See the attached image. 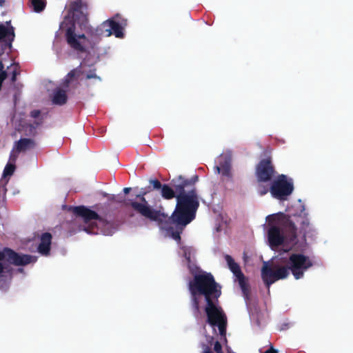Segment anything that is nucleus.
I'll use <instances>...</instances> for the list:
<instances>
[{
    "instance_id": "obj_1",
    "label": "nucleus",
    "mask_w": 353,
    "mask_h": 353,
    "mask_svg": "<svg viewBox=\"0 0 353 353\" xmlns=\"http://www.w3.org/2000/svg\"><path fill=\"white\" fill-rule=\"evenodd\" d=\"M190 293V303L194 316L200 314V296L206 303L205 312L207 322L212 327H218L221 336H225L227 317L222 308L218 305L221 295V286L216 282L211 273L196 274L188 283Z\"/></svg>"
},
{
    "instance_id": "obj_2",
    "label": "nucleus",
    "mask_w": 353,
    "mask_h": 353,
    "mask_svg": "<svg viewBox=\"0 0 353 353\" xmlns=\"http://www.w3.org/2000/svg\"><path fill=\"white\" fill-rule=\"evenodd\" d=\"M198 180L196 174L190 179L180 175L171 181L172 187L167 184L162 185L161 192L163 199H176L175 209L169 219L177 224L187 225L195 219L199 207V195L195 187Z\"/></svg>"
},
{
    "instance_id": "obj_3",
    "label": "nucleus",
    "mask_w": 353,
    "mask_h": 353,
    "mask_svg": "<svg viewBox=\"0 0 353 353\" xmlns=\"http://www.w3.org/2000/svg\"><path fill=\"white\" fill-rule=\"evenodd\" d=\"M313 265L310 258L303 254H292L288 259L287 265H270L269 262H263L261 268V279L268 289L272 284L279 280L286 279L292 272L296 279H301L305 271Z\"/></svg>"
},
{
    "instance_id": "obj_4",
    "label": "nucleus",
    "mask_w": 353,
    "mask_h": 353,
    "mask_svg": "<svg viewBox=\"0 0 353 353\" xmlns=\"http://www.w3.org/2000/svg\"><path fill=\"white\" fill-rule=\"evenodd\" d=\"M268 219V240L272 248L283 245L285 239L291 241L296 239L297 228L290 215L278 213L270 215Z\"/></svg>"
},
{
    "instance_id": "obj_5",
    "label": "nucleus",
    "mask_w": 353,
    "mask_h": 353,
    "mask_svg": "<svg viewBox=\"0 0 353 353\" xmlns=\"http://www.w3.org/2000/svg\"><path fill=\"white\" fill-rule=\"evenodd\" d=\"M36 261L35 256L20 254L8 248L0 250V289L6 290L9 286L13 274L11 265H26Z\"/></svg>"
},
{
    "instance_id": "obj_6",
    "label": "nucleus",
    "mask_w": 353,
    "mask_h": 353,
    "mask_svg": "<svg viewBox=\"0 0 353 353\" xmlns=\"http://www.w3.org/2000/svg\"><path fill=\"white\" fill-rule=\"evenodd\" d=\"M294 191L293 181L285 174H279L272 181L270 185L258 184L257 192L260 196L270 192L272 196L280 201H285Z\"/></svg>"
},
{
    "instance_id": "obj_7",
    "label": "nucleus",
    "mask_w": 353,
    "mask_h": 353,
    "mask_svg": "<svg viewBox=\"0 0 353 353\" xmlns=\"http://www.w3.org/2000/svg\"><path fill=\"white\" fill-rule=\"evenodd\" d=\"M127 26V20L121 18L119 14L101 23L97 28H89L88 34L92 37H110L117 38L124 37L123 29Z\"/></svg>"
},
{
    "instance_id": "obj_8",
    "label": "nucleus",
    "mask_w": 353,
    "mask_h": 353,
    "mask_svg": "<svg viewBox=\"0 0 353 353\" xmlns=\"http://www.w3.org/2000/svg\"><path fill=\"white\" fill-rule=\"evenodd\" d=\"M136 198L140 202L129 200L125 203V205H130L137 213L151 221L161 223L168 219V215L150 205L145 196H136Z\"/></svg>"
},
{
    "instance_id": "obj_9",
    "label": "nucleus",
    "mask_w": 353,
    "mask_h": 353,
    "mask_svg": "<svg viewBox=\"0 0 353 353\" xmlns=\"http://www.w3.org/2000/svg\"><path fill=\"white\" fill-rule=\"evenodd\" d=\"M60 29L65 31V39L68 45L77 52L84 53L86 52L84 44L79 40L76 34V24L69 16L64 18L60 24Z\"/></svg>"
},
{
    "instance_id": "obj_10",
    "label": "nucleus",
    "mask_w": 353,
    "mask_h": 353,
    "mask_svg": "<svg viewBox=\"0 0 353 353\" xmlns=\"http://www.w3.org/2000/svg\"><path fill=\"white\" fill-rule=\"evenodd\" d=\"M225 259L227 262L229 269L236 278L235 281H238L243 296L245 299H248L250 293V287L248 282V279L242 272L239 265L234 261L230 255L225 254Z\"/></svg>"
},
{
    "instance_id": "obj_11",
    "label": "nucleus",
    "mask_w": 353,
    "mask_h": 353,
    "mask_svg": "<svg viewBox=\"0 0 353 353\" xmlns=\"http://www.w3.org/2000/svg\"><path fill=\"white\" fill-rule=\"evenodd\" d=\"M276 174V171L270 157L261 159L256 166L255 174L259 184L271 182Z\"/></svg>"
},
{
    "instance_id": "obj_12",
    "label": "nucleus",
    "mask_w": 353,
    "mask_h": 353,
    "mask_svg": "<svg viewBox=\"0 0 353 353\" xmlns=\"http://www.w3.org/2000/svg\"><path fill=\"white\" fill-rule=\"evenodd\" d=\"M88 6L86 2L82 0L71 1L68 6V15L72 16V20L80 23L88 21Z\"/></svg>"
},
{
    "instance_id": "obj_13",
    "label": "nucleus",
    "mask_w": 353,
    "mask_h": 353,
    "mask_svg": "<svg viewBox=\"0 0 353 353\" xmlns=\"http://www.w3.org/2000/svg\"><path fill=\"white\" fill-rule=\"evenodd\" d=\"M69 210L77 216L81 217L85 223H88L92 220H102L101 217L96 212L84 205L70 207Z\"/></svg>"
},
{
    "instance_id": "obj_14",
    "label": "nucleus",
    "mask_w": 353,
    "mask_h": 353,
    "mask_svg": "<svg viewBox=\"0 0 353 353\" xmlns=\"http://www.w3.org/2000/svg\"><path fill=\"white\" fill-rule=\"evenodd\" d=\"M169 218L170 216H168V219L161 223H157V224L161 228L166 230L168 232H170L171 236L173 239L180 242L181 234L185 225L177 224L171 219H169Z\"/></svg>"
},
{
    "instance_id": "obj_15",
    "label": "nucleus",
    "mask_w": 353,
    "mask_h": 353,
    "mask_svg": "<svg viewBox=\"0 0 353 353\" xmlns=\"http://www.w3.org/2000/svg\"><path fill=\"white\" fill-rule=\"evenodd\" d=\"M52 236L50 232H44L40 236L37 250L43 256H48L50 252Z\"/></svg>"
},
{
    "instance_id": "obj_16",
    "label": "nucleus",
    "mask_w": 353,
    "mask_h": 353,
    "mask_svg": "<svg viewBox=\"0 0 353 353\" xmlns=\"http://www.w3.org/2000/svg\"><path fill=\"white\" fill-rule=\"evenodd\" d=\"M305 209L303 208L301 214L296 216L295 214L290 215L292 219L295 222L300 223L301 230L303 232L304 235L313 232L314 229L312 225L310 223L309 219L307 217L306 213L304 212Z\"/></svg>"
},
{
    "instance_id": "obj_17",
    "label": "nucleus",
    "mask_w": 353,
    "mask_h": 353,
    "mask_svg": "<svg viewBox=\"0 0 353 353\" xmlns=\"http://www.w3.org/2000/svg\"><path fill=\"white\" fill-rule=\"evenodd\" d=\"M83 73L82 65L80 64L77 68L71 70L64 77L63 86L65 88H68L72 82L77 81Z\"/></svg>"
},
{
    "instance_id": "obj_18",
    "label": "nucleus",
    "mask_w": 353,
    "mask_h": 353,
    "mask_svg": "<svg viewBox=\"0 0 353 353\" xmlns=\"http://www.w3.org/2000/svg\"><path fill=\"white\" fill-rule=\"evenodd\" d=\"M37 143L34 139L21 138L15 142V150L17 152H26L35 148Z\"/></svg>"
},
{
    "instance_id": "obj_19",
    "label": "nucleus",
    "mask_w": 353,
    "mask_h": 353,
    "mask_svg": "<svg viewBox=\"0 0 353 353\" xmlns=\"http://www.w3.org/2000/svg\"><path fill=\"white\" fill-rule=\"evenodd\" d=\"M181 249L183 250V256L187 260L188 268L192 276H194L196 274L203 273L204 272L201 270L198 267L194 265H191V256L193 250L192 248L190 247L183 246Z\"/></svg>"
},
{
    "instance_id": "obj_20",
    "label": "nucleus",
    "mask_w": 353,
    "mask_h": 353,
    "mask_svg": "<svg viewBox=\"0 0 353 353\" xmlns=\"http://www.w3.org/2000/svg\"><path fill=\"white\" fill-rule=\"evenodd\" d=\"M67 101L68 95L65 90L61 88H57L54 90L52 97L53 104L63 105L67 103Z\"/></svg>"
},
{
    "instance_id": "obj_21",
    "label": "nucleus",
    "mask_w": 353,
    "mask_h": 353,
    "mask_svg": "<svg viewBox=\"0 0 353 353\" xmlns=\"http://www.w3.org/2000/svg\"><path fill=\"white\" fill-rule=\"evenodd\" d=\"M30 6L35 12H41L45 9L46 1V0H30Z\"/></svg>"
},
{
    "instance_id": "obj_22",
    "label": "nucleus",
    "mask_w": 353,
    "mask_h": 353,
    "mask_svg": "<svg viewBox=\"0 0 353 353\" xmlns=\"http://www.w3.org/2000/svg\"><path fill=\"white\" fill-rule=\"evenodd\" d=\"M10 36H12L11 40L12 41L14 37L13 27L8 28H6L4 25L0 24V40L6 37H9Z\"/></svg>"
},
{
    "instance_id": "obj_23",
    "label": "nucleus",
    "mask_w": 353,
    "mask_h": 353,
    "mask_svg": "<svg viewBox=\"0 0 353 353\" xmlns=\"http://www.w3.org/2000/svg\"><path fill=\"white\" fill-rule=\"evenodd\" d=\"M23 130L24 135L26 137H36L38 134L33 125L30 123H26L23 125Z\"/></svg>"
},
{
    "instance_id": "obj_24",
    "label": "nucleus",
    "mask_w": 353,
    "mask_h": 353,
    "mask_svg": "<svg viewBox=\"0 0 353 353\" xmlns=\"http://www.w3.org/2000/svg\"><path fill=\"white\" fill-rule=\"evenodd\" d=\"M220 168H231V158L227 155H221L219 160Z\"/></svg>"
},
{
    "instance_id": "obj_25",
    "label": "nucleus",
    "mask_w": 353,
    "mask_h": 353,
    "mask_svg": "<svg viewBox=\"0 0 353 353\" xmlns=\"http://www.w3.org/2000/svg\"><path fill=\"white\" fill-rule=\"evenodd\" d=\"M214 168L217 172L221 174L222 176L230 179H232V174L231 172V168H220L219 166H215Z\"/></svg>"
},
{
    "instance_id": "obj_26",
    "label": "nucleus",
    "mask_w": 353,
    "mask_h": 353,
    "mask_svg": "<svg viewBox=\"0 0 353 353\" xmlns=\"http://www.w3.org/2000/svg\"><path fill=\"white\" fill-rule=\"evenodd\" d=\"M15 165L13 164V163H7V165H6L4 170H3V176L4 177H6L8 176H11L13 174L14 170H15Z\"/></svg>"
},
{
    "instance_id": "obj_27",
    "label": "nucleus",
    "mask_w": 353,
    "mask_h": 353,
    "mask_svg": "<svg viewBox=\"0 0 353 353\" xmlns=\"http://www.w3.org/2000/svg\"><path fill=\"white\" fill-rule=\"evenodd\" d=\"M149 183L152 188H151L152 190H161L162 187L161 183L158 179H150Z\"/></svg>"
},
{
    "instance_id": "obj_28",
    "label": "nucleus",
    "mask_w": 353,
    "mask_h": 353,
    "mask_svg": "<svg viewBox=\"0 0 353 353\" xmlns=\"http://www.w3.org/2000/svg\"><path fill=\"white\" fill-rule=\"evenodd\" d=\"M86 79H97L99 80H101L100 77H98L96 74V70H90L85 75Z\"/></svg>"
},
{
    "instance_id": "obj_29",
    "label": "nucleus",
    "mask_w": 353,
    "mask_h": 353,
    "mask_svg": "<svg viewBox=\"0 0 353 353\" xmlns=\"http://www.w3.org/2000/svg\"><path fill=\"white\" fill-rule=\"evenodd\" d=\"M43 121H44L43 117H41L40 118H39V119L35 120L32 123H30V124L33 125V126L34 127L35 130H37L38 127H39L41 125H43Z\"/></svg>"
},
{
    "instance_id": "obj_30",
    "label": "nucleus",
    "mask_w": 353,
    "mask_h": 353,
    "mask_svg": "<svg viewBox=\"0 0 353 353\" xmlns=\"http://www.w3.org/2000/svg\"><path fill=\"white\" fill-rule=\"evenodd\" d=\"M152 191L151 186H148L147 188H143L141 189L139 194H137V196H145L148 193Z\"/></svg>"
},
{
    "instance_id": "obj_31",
    "label": "nucleus",
    "mask_w": 353,
    "mask_h": 353,
    "mask_svg": "<svg viewBox=\"0 0 353 353\" xmlns=\"http://www.w3.org/2000/svg\"><path fill=\"white\" fill-rule=\"evenodd\" d=\"M214 350L216 353H223L222 345L219 341H216L214 345Z\"/></svg>"
},
{
    "instance_id": "obj_32",
    "label": "nucleus",
    "mask_w": 353,
    "mask_h": 353,
    "mask_svg": "<svg viewBox=\"0 0 353 353\" xmlns=\"http://www.w3.org/2000/svg\"><path fill=\"white\" fill-rule=\"evenodd\" d=\"M30 115L34 119H39L41 117V111L39 110H33L30 112Z\"/></svg>"
},
{
    "instance_id": "obj_33",
    "label": "nucleus",
    "mask_w": 353,
    "mask_h": 353,
    "mask_svg": "<svg viewBox=\"0 0 353 353\" xmlns=\"http://www.w3.org/2000/svg\"><path fill=\"white\" fill-rule=\"evenodd\" d=\"M263 353H279L278 350H276L272 344L270 345V347L265 350Z\"/></svg>"
},
{
    "instance_id": "obj_34",
    "label": "nucleus",
    "mask_w": 353,
    "mask_h": 353,
    "mask_svg": "<svg viewBox=\"0 0 353 353\" xmlns=\"http://www.w3.org/2000/svg\"><path fill=\"white\" fill-rule=\"evenodd\" d=\"M202 353H213V352L211 350L210 347H209L208 345L203 344Z\"/></svg>"
},
{
    "instance_id": "obj_35",
    "label": "nucleus",
    "mask_w": 353,
    "mask_h": 353,
    "mask_svg": "<svg viewBox=\"0 0 353 353\" xmlns=\"http://www.w3.org/2000/svg\"><path fill=\"white\" fill-rule=\"evenodd\" d=\"M18 74L19 73L17 72V70H14L12 72V77H11L12 83H14L17 81V77Z\"/></svg>"
},
{
    "instance_id": "obj_36",
    "label": "nucleus",
    "mask_w": 353,
    "mask_h": 353,
    "mask_svg": "<svg viewBox=\"0 0 353 353\" xmlns=\"http://www.w3.org/2000/svg\"><path fill=\"white\" fill-rule=\"evenodd\" d=\"M7 72L6 71L0 72V80L3 81L7 78Z\"/></svg>"
},
{
    "instance_id": "obj_37",
    "label": "nucleus",
    "mask_w": 353,
    "mask_h": 353,
    "mask_svg": "<svg viewBox=\"0 0 353 353\" xmlns=\"http://www.w3.org/2000/svg\"><path fill=\"white\" fill-rule=\"evenodd\" d=\"M77 37L79 41H81V39H83V40L87 39V37L84 34H77Z\"/></svg>"
},
{
    "instance_id": "obj_38",
    "label": "nucleus",
    "mask_w": 353,
    "mask_h": 353,
    "mask_svg": "<svg viewBox=\"0 0 353 353\" xmlns=\"http://www.w3.org/2000/svg\"><path fill=\"white\" fill-rule=\"evenodd\" d=\"M131 190V188H123V192L125 194H128Z\"/></svg>"
},
{
    "instance_id": "obj_39",
    "label": "nucleus",
    "mask_w": 353,
    "mask_h": 353,
    "mask_svg": "<svg viewBox=\"0 0 353 353\" xmlns=\"http://www.w3.org/2000/svg\"><path fill=\"white\" fill-rule=\"evenodd\" d=\"M3 68H4V65H3V63H2V61H0V72L4 71Z\"/></svg>"
},
{
    "instance_id": "obj_40",
    "label": "nucleus",
    "mask_w": 353,
    "mask_h": 353,
    "mask_svg": "<svg viewBox=\"0 0 353 353\" xmlns=\"http://www.w3.org/2000/svg\"><path fill=\"white\" fill-rule=\"evenodd\" d=\"M10 159V160H12L13 161H15L16 159H17V157L11 154Z\"/></svg>"
}]
</instances>
